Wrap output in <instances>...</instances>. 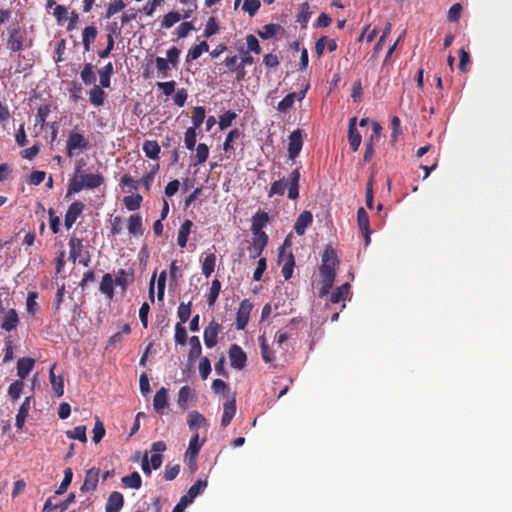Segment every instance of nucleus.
Wrapping results in <instances>:
<instances>
[{
  "instance_id": "f257e3e1",
  "label": "nucleus",
  "mask_w": 512,
  "mask_h": 512,
  "mask_svg": "<svg viewBox=\"0 0 512 512\" xmlns=\"http://www.w3.org/2000/svg\"><path fill=\"white\" fill-rule=\"evenodd\" d=\"M104 177L100 174L83 173L73 175L67 185V197L79 193L83 189L92 190L104 184Z\"/></svg>"
},
{
  "instance_id": "f03ea898",
  "label": "nucleus",
  "mask_w": 512,
  "mask_h": 512,
  "mask_svg": "<svg viewBox=\"0 0 512 512\" xmlns=\"http://www.w3.org/2000/svg\"><path fill=\"white\" fill-rule=\"evenodd\" d=\"M299 181H300V171L299 169H295L289 175L288 180L285 178L279 179L272 183L269 190V197H273L274 195H284L286 188L288 187V198L291 200H296L299 197Z\"/></svg>"
},
{
  "instance_id": "7ed1b4c3",
  "label": "nucleus",
  "mask_w": 512,
  "mask_h": 512,
  "mask_svg": "<svg viewBox=\"0 0 512 512\" xmlns=\"http://www.w3.org/2000/svg\"><path fill=\"white\" fill-rule=\"evenodd\" d=\"M32 39H27L26 30L18 24H12L7 28L6 47L11 52H20L26 48H31Z\"/></svg>"
},
{
  "instance_id": "20e7f679",
  "label": "nucleus",
  "mask_w": 512,
  "mask_h": 512,
  "mask_svg": "<svg viewBox=\"0 0 512 512\" xmlns=\"http://www.w3.org/2000/svg\"><path fill=\"white\" fill-rule=\"evenodd\" d=\"M290 236L286 237L283 245L279 248L278 263L282 265V275L285 280H289L292 277L293 269L295 266L294 255L291 250Z\"/></svg>"
},
{
  "instance_id": "39448f33",
  "label": "nucleus",
  "mask_w": 512,
  "mask_h": 512,
  "mask_svg": "<svg viewBox=\"0 0 512 512\" xmlns=\"http://www.w3.org/2000/svg\"><path fill=\"white\" fill-rule=\"evenodd\" d=\"M165 450V442L157 441L154 442L151 446V452H153V454L151 455L150 460L148 459L147 452L144 454L142 458L141 468L146 475H150L152 469L156 470L160 468L163 459L162 452H164Z\"/></svg>"
},
{
  "instance_id": "423d86ee",
  "label": "nucleus",
  "mask_w": 512,
  "mask_h": 512,
  "mask_svg": "<svg viewBox=\"0 0 512 512\" xmlns=\"http://www.w3.org/2000/svg\"><path fill=\"white\" fill-rule=\"evenodd\" d=\"M88 148L89 141L83 134L75 131L69 133L66 141V152L69 157H72L76 150L84 151Z\"/></svg>"
},
{
  "instance_id": "0eeeda50",
  "label": "nucleus",
  "mask_w": 512,
  "mask_h": 512,
  "mask_svg": "<svg viewBox=\"0 0 512 512\" xmlns=\"http://www.w3.org/2000/svg\"><path fill=\"white\" fill-rule=\"evenodd\" d=\"M252 308L253 305L249 299H244L241 301L236 313L237 330H243L247 326Z\"/></svg>"
},
{
  "instance_id": "6e6552de",
  "label": "nucleus",
  "mask_w": 512,
  "mask_h": 512,
  "mask_svg": "<svg viewBox=\"0 0 512 512\" xmlns=\"http://www.w3.org/2000/svg\"><path fill=\"white\" fill-rule=\"evenodd\" d=\"M319 272H320V278H321V280H320L321 288L319 289V297L323 298L324 296H326L329 293L330 289L332 288L336 273H335V269H331V268H327V267L320 268Z\"/></svg>"
},
{
  "instance_id": "1a4fd4ad",
  "label": "nucleus",
  "mask_w": 512,
  "mask_h": 512,
  "mask_svg": "<svg viewBox=\"0 0 512 512\" xmlns=\"http://www.w3.org/2000/svg\"><path fill=\"white\" fill-rule=\"evenodd\" d=\"M228 355L230 364L234 369L242 370L245 367L247 356L239 345L232 344L229 348Z\"/></svg>"
},
{
  "instance_id": "9d476101",
  "label": "nucleus",
  "mask_w": 512,
  "mask_h": 512,
  "mask_svg": "<svg viewBox=\"0 0 512 512\" xmlns=\"http://www.w3.org/2000/svg\"><path fill=\"white\" fill-rule=\"evenodd\" d=\"M100 469L93 467L85 473L84 482L80 488L83 493H92L96 491L99 481Z\"/></svg>"
},
{
  "instance_id": "9b49d317",
  "label": "nucleus",
  "mask_w": 512,
  "mask_h": 512,
  "mask_svg": "<svg viewBox=\"0 0 512 512\" xmlns=\"http://www.w3.org/2000/svg\"><path fill=\"white\" fill-rule=\"evenodd\" d=\"M221 326L216 321L212 320L204 329L203 338L207 348H213L218 342V334Z\"/></svg>"
},
{
  "instance_id": "f8f14e48",
  "label": "nucleus",
  "mask_w": 512,
  "mask_h": 512,
  "mask_svg": "<svg viewBox=\"0 0 512 512\" xmlns=\"http://www.w3.org/2000/svg\"><path fill=\"white\" fill-rule=\"evenodd\" d=\"M84 209L85 204L81 201H74L72 204H70L64 218V224L68 229L73 226V224L76 222L77 218L82 214Z\"/></svg>"
},
{
  "instance_id": "ddd939ff",
  "label": "nucleus",
  "mask_w": 512,
  "mask_h": 512,
  "mask_svg": "<svg viewBox=\"0 0 512 512\" xmlns=\"http://www.w3.org/2000/svg\"><path fill=\"white\" fill-rule=\"evenodd\" d=\"M1 318V324L0 327L4 331L11 332L13 330H16L20 319L18 316V313L15 309L10 308L8 309Z\"/></svg>"
},
{
  "instance_id": "4468645a",
  "label": "nucleus",
  "mask_w": 512,
  "mask_h": 512,
  "mask_svg": "<svg viewBox=\"0 0 512 512\" xmlns=\"http://www.w3.org/2000/svg\"><path fill=\"white\" fill-rule=\"evenodd\" d=\"M303 146L302 134L300 130H295L289 135L288 155L294 160L301 152Z\"/></svg>"
},
{
  "instance_id": "2eb2a0df",
  "label": "nucleus",
  "mask_w": 512,
  "mask_h": 512,
  "mask_svg": "<svg viewBox=\"0 0 512 512\" xmlns=\"http://www.w3.org/2000/svg\"><path fill=\"white\" fill-rule=\"evenodd\" d=\"M357 222H358L359 229L361 230V232L364 235L365 245L367 246L370 244V241H371V238H370L371 230H370V226H369L368 213L366 212V210L363 207H360L357 211Z\"/></svg>"
},
{
  "instance_id": "dca6fc26",
  "label": "nucleus",
  "mask_w": 512,
  "mask_h": 512,
  "mask_svg": "<svg viewBox=\"0 0 512 512\" xmlns=\"http://www.w3.org/2000/svg\"><path fill=\"white\" fill-rule=\"evenodd\" d=\"M356 122H357V118L352 117L349 120V127H348V142L354 152H356L359 149V146H360L361 140H362L361 134L357 130Z\"/></svg>"
},
{
  "instance_id": "f3484780",
  "label": "nucleus",
  "mask_w": 512,
  "mask_h": 512,
  "mask_svg": "<svg viewBox=\"0 0 512 512\" xmlns=\"http://www.w3.org/2000/svg\"><path fill=\"white\" fill-rule=\"evenodd\" d=\"M124 506V497L123 495L118 491H113L110 493L106 505H105V511L106 512H120L121 509Z\"/></svg>"
},
{
  "instance_id": "a211bd4d",
  "label": "nucleus",
  "mask_w": 512,
  "mask_h": 512,
  "mask_svg": "<svg viewBox=\"0 0 512 512\" xmlns=\"http://www.w3.org/2000/svg\"><path fill=\"white\" fill-rule=\"evenodd\" d=\"M153 407L158 414H164V410L168 407V389L162 387L156 392Z\"/></svg>"
},
{
  "instance_id": "6ab92c4d",
  "label": "nucleus",
  "mask_w": 512,
  "mask_h": 512,
  "mask_svg": "<svg viewBox=\"0 0 512 512\" xmlns=\"http://www.w3.org/2000/svg\"><path fill=\"white\" fill-rule=\"evenodd\" d=\"M313 222V215L310 211H303L296 219L294 224V230L297 235L301 236L305 233V230Z\"/></svg>"
},
{
  "instance_id": "aec40b11",
  "label": "nucleus",
  "mask_w": 512,
  "mask_h": 512,
  "mask_svg": "<svg viewBox=\"0 0 512 512\" xmlns=\"http://www.w3.org/2000/svg\"><path fill=\"white\" fill-rule=\"evenodd\" d=\"M236 414V401L235 399L227 400L223 404V415L221 419V426L227 427Z\"/></svg>"
},
{
  "instance_id": "412c9836",
  "label": "nucleus",
  "mask_w": 512,
  "mask_h": 512,
  "mask_svg": "<svg viewBox=\"0 0 512 512\" xmlns=\"http://www.w3.org/2000/svg\"><path fill=\"white\" fill-rule=\"evenodd\" d=\"M35 365V360L29 357L20 358L17 362V376L20 380L25 379L32 371Z\"/></svg>"
},
{
  "instance_id": "4be33fe9",
  "label": "nucleus",
  "mask_w": 512,
  "mask_h": 512,
  "mask_svg": "<svg viewBox=\"0 0 512 512\" xmlns=\"http://www.w3.org/2000/svg\"><path fill=\"white\" fill-rule=\"evenodd\" d=\"M269 216L266 212H257L252 217V233L253 235H259L263 231V228L267 225Z\"/></svg>"
},
{
  "instance_id": "5701e85b",
  "label": "nucleus",
  "mask_w": 512,
  "mask_h": 512,
  "mask_svg": "<svg viewBox=\"0 0 512 512\" xmlns=\"http://www.w3.org/2000/svg\"><path fill=\"white\" fill-rule=\"evenodd\" d=\"M31 400H32L31 396L26 397L18 410V413L16 415L15 425H16L17 429H19V430L23 428L24 423L28 417V414L30 411Z\"/></svg>"
},
{
  "instance_id": "b1692460",
  "label": "nucleus",
  "mask_w": 512,
  "mask_h": 512,
  "mask_svg": "<svg viewBox=\"0 0 512 512\" xmlns=\"http://www.w3.org/2000/svg\"><path fill=\"white\" fill-rule=\"evenodd\" d=\"M99 290L106 296L107 299L112 300L114 297V279L110 273H106L102 277Z\"/></svg>"
},
{
  "instance_id": "393cba45",
  "label": "nucleus",
  "mask_w": 512,
  "mask_h": 512,
  "mask_svg": "<svg viewBox=\"0 0 512 512\" xmlns=\"http://www.w3.org/2000/svg\"><path fill=\"white\" fill-rule=\"evenodd\" d=\"M134 281V273L132 270L127 271L125 269H119L116 273V277L114 283L117 286L122 287L123 290L127 288V286Z\"/></svg>"
},
{
  "instance_id": "a878e982",
  "label": "nucleus",
  "mask_w": 512,
  "mask_h": 512,
  "mask_svg": "<svg viewBox=\"0 0 512 512\" xmlns=\"http://www.w3.org/2000/svg\"><path fill=\"white\" fill-rule=\"evenodd\" d=\"M268 243V235L265 232H261L259 235H254L252 250L254 251L253 257H259Z\"/></svg>"
},
{
  "instance_id": "bb28decb",
  "label": "nucleus",
  "mask_w": 512,
  "mask_h": 512,
  "mask_svg": "<svg viewBox=\"0 0 512 512\" xmlns=\"http://www.w3.org/2000/svg\"><path fill=\"white\" fill-rule=\"evenodd\" d=\"M193 223L191 220H185L178 231L177 243L181 248H185L187 245L188 237L191 232Z\"/></svg>"
},
{
  "instance_id": "cd10ccee",
  "label": "nucleus",
  "mask_w": 512,
  "mask_h": 512,
  "mask_svg": "<svg viewBox=\"0 0 512 512\" xmlns=\"http://www.w3.org/2000/svg\"><path fill=\"white\" fill-rule=\"evenodd\" d=\"M143 152L145 156L149 159L155 160L159 158V154L161 151L160 145L155 140H146L143 143Z\"/></svg>"
},
{
  "instance_id": "c85d7f7f",
  "label": "nucleus",
  "mask_w": 512,
  "mask_h": 512,
  "mask_svg": "<svg viewBox=\"0 0 512 512\" xmlns=\"http://www.w3.org/2000/svg\"><path fill=\"white\" fill-rule=\"evenodd\" d=\"M55 364L51 367L49 371L50 383L53 391L58 397H61L64 394V381L61 376H56L54 373Z\"/></svg>"
},
{
  "instance_id": "c756f323",
  "label": "nucleus",
  "mask_w": 512,
  "mask_h": 512,
  "mask_svg": "<svg viewBox=\"0 0 512 512\" xmlns=\"http://www.w3.org/2000/svg\"><path fill=\"white\" fill-rule=\"evenodd\" d=\"M128 231L133 236H141L143 234L142 217L139 214H133L129 217Z\"/></svg>"
},
{
  "instance_id": "7c9ffc66",
  "label": "nucleus",
  "mask_w": 512,
  "mask_h": 512,
  "mask_svg": "<svg viewBox=\"0 0 512 512\" xmlns=\"http://www.w3.org/2000/svg\"><path fill=\"white\" fill-rule=\"evenodd\" d=\"M68 244L70 248L69 257L73 260V262H75L78 258L81 257V253L84 248L82 240L73 236L69 239Z\"/></svg>"
},
{
  "instance_id": "2f4dec72",
  "label": "nucleus",
  "mask_w": 512,
  "mask_h": 512,
  "mask_svg": "<svg viewBox=\"0 0 512 512\" xmlns=\"http://www.w3.org/2000/svg\"><path fill=\"white\" fill-rule=\"evenodd\" d=\"M310 5L308 2H303L299 5V11L296 15V22L301 25L302 28L307 27V23L311 17Z\"/></svg>"
},
{
  "instance_id": "473e14b6",
  "label": "nucleus",
  "mask_w": 512,
  "mask_h": 512,
  "mask_svg": "<svg viewBox=\"0 0 512 512\" xmlns=\"http://www.w3.org/2000/svg\"><path fill=\"white\" fill-rule=\"evenodd\" d=\"M89 100L95 106H102L105 101V92L103 87L96 84L89 91Z\"/></svg>"
},
{
  "instance_id": "72a5a7b5",
  "label": "nucleus",
  "mask_w": 512,
  "mask_h": 512,
  "mask_svg": "<svg viewBox=\"0 0 512 512\" xmlns=\"http://www.w3.org/2000/svg\"><path fill=\"white\" fill-rule=\"evenodd\" d=\"M100 85L103 88H109L111 84V76L113 74V64L107 63L104 67L98 70Z\"/></svg>"
},
{
  "instance_id": "f704fd0d",
  "label": "nucleus",
  "mask_w": 512,
  "mask_h": 512,
  "mask_svg": "<svg viewBox=\"0 0 512 512\" xmlns=\"http://www.w3.org/2000/svg\"><path fill=\"white\" fill-rule=\"evenodd\" d=\"M190 350L188 353V359L190 362L198 359L202 354V346L198 336H192L189 338Z\"/></svg>"
},
{
  "instance_id": "c9c22d12",
  "label": "nucleus",
  "mask_w": 512,
  "mask_h": 512,
  "mask_svg": "<svg viewBox=\"0 0 512 512\" xmlns=\"http://www.w3.org/2000/svg\"><path fill=\"white\" fill-rule=\"evenodd\" d=\"M126 488L140 489L142 486V479L138 472L134 471L131 474L124 476L121 479Z\"/></svg>"
},
{
  "instance_id": "e433bc0d",
  "label": "nucleus",
  "mask_w": 512,
  "mask_h": 512,
  "mask_svg": "<svg viewBox=\"0 0 512 512\" xmlns=\"http://www.w3.org/2000/svg\"><path fill=\"white\" fill-rule=\"evenodd\" d=\"M96 36H97V29L94 26H87L83 30L82 42H83L84 50L86 52H88L90 50V45H91V43H93L95 41Z\"/></svg>"
},
{
  "instance_id": "4c0bfd02",
  "label": "nucleus",
  "mask_w": 512,
  "mask_h": 512,
  "mask_svg": "<svg viewBox=\"0 0 512 512\" xmlns=\"http://www.w3.org/2000/svg\"><path fill=\"white\" fill-rule=\"evenodd\" d=\"M80 77L85 85H94L96 82L94 66L91 63L85 64L80 73Z\"/></svg>"
},
{
  "instance_id": "58836bf2",
  "label": "nucleus",
  "mask_w": 512,
  "mask_h": 512,
  "mask_svg": "<svg viewBox=\"0 0 512 512\" xmlns=\"http://www.w3.org/2000/svg\"><path fill=\"white\" fill-rule=\"evenodd\" d=\"M86 431H87V428L85 425H79V426H76L74 429L72 430H67L65 432L66 436L69 438V439H72V440H79L80 442L82 443H86L87 442V435H86Z\"/></svg>"
},
{
  "instance_id": "ea45409f",
  "label": "nucleus",
  "mask_w": 512,
  "mask_h": 512,
  "mask_svg": "<svg viewBox=\"0 0 512 512\" xmlns=\"http://www.w3.org/2000/svg\"><path fill=\"white\" fill-rule=\"evenodd\" d=\"M216 266V255L215 253H209L202 261V273L205 277H210L214 272Z\"/></svg>"
},
{
  "instance_id": "a19ab883",
  "label": "nucleus",
  "mask_w": 512,
  "mask_h": 512,
  "mask_svg": "<svg viewBox=\"0 0 512 512\" xmlns=\"http://www.w3.org/2000/svg\"><path fill=\"white\" fill-rule=\"evenodd\" d=\"M193 390L189 386H183L178 392L177 403L180 408L186 409L188 407L189 400L193 397Z\"/></svg>"
},
{
  "instance_id": "79ce46f5",
  "label": "nucleus",
  "mask_w": 512,
  "mask_h": 512,
  "mask_svg": "<svg viewBox=\"0 0 512 512\" xmlns=\"http://www.w3.org/2000/svg\"><path fill=\"white\" fill-rule=\"evenodd\" d=\"M258 341H259L260 348H261L262 359L266 363H272L275 360L274 352L272 351V349L267 344L265 336L264 335L260 336L258 338Z\"/></svg>"
},
{
  "instance_id": "37998d69",
  "label": "nucleus",
  "mask_w": 512,
  "mask_h": 512,
  "mask_svg": "<svg viewBox=\"0 0 512 512\" xmlns=\"http://www.w3.org/2000/svg\"><path fill=\"white\" fill-rule=\"evenodd\" d=\"M337 263H338V261H337V256H336L335 251L331 248H327L324 251V254L322 256V264H321L320 268L327 267V268L335 269V266L337 265Z\"/></svg>"
},
{
  "instance_id": "c03bdc74",
  "label": "nucleus",
  "mask_w": 512,
  "mask_h": 512,
  "mask_svg": "<svg viewBox=\"0 0 512 512\" xmlns=\"http://www.w3.org/2000/svg\"><path fill=\"white\" fill-rule=\"evenodd\" d=\"M206 487L207 480L199 479L189 488L185 495L193 502L198 495L203 493Z\"/></svg>"
},
{
  "instance_id": "a18cd8bd",
  "label": "nucleus",
  "mask_w": 512,
  "mask_h": 512,
  "mask_svg": "<svg viewBox=\"0 0 512 512\" xmlns=\"http://www.w3.org/2000/svg\"><path fill=\"white\" fill-rule=\"evenodd\" d=\"M209 157V147L205 143H199L196 148V154L194 156V166L201 165Z\"/></svg>"
},
{
  "instance_id": "49530a36",
  "label": "nucleus",
  "mask_w": 512,
  "mask_h": 512,
  "mask_svg": "<svg viewBox=\"0 0 512 512\" xmlns=\"http://www.w3.org/2000/svg\"><path fill=\"white\" fill-rule=\"evenodd\" d=\"M143 197L140 194L125 196L123 203L129 211H135L140 208Z\"/></svg>"
},
{
  "instance_id": "de8ad7c7",
  "label": "nucleus",
  "mask_w": 512,
  "mask_h": 512,
  "mask_svg": "<svg viewBox=\"0 0 512 512\" xmlns=\"http://www.w3.org/2000/svg\"><path fill=\"white\" fill-rule=\"evenodd\" d=\"M350 291V284L344 283L341 286L337 287L336 290L331 294L330 302L331 303H339L342 300H345L346 295Z\"/></svg>"
},
{
  "instance_id": "09e8293b",
  "label": "nucleus",
  "mask_w": 512,
  "mask_h": 512,
  "mask_svg": "<svg viewBox=\"0 0 512 512\" xmlns=\"http://www.w3.org/2000/svg\"><path fill=\"white\" fill-rule=\"evenodd\" d=\"M206 423L205 417L198 411H192L188 415V425L190 430L203 426Z\"/></svg>"
},
{
  "instance_id": "8fccbe9b",
  "label": "nucleus",
  "mask_w": 512,
  "mask_h": 512,
  "mask_svg": "<svg viewBox=\"0 0 512 512\" xmlns=\"http://www.w3.org/2000/svg\"><path fill=\"white\" fill-rule=\"evenodd\" d=\"M281 29L282 27L279 24H266L263 26L262 30L258 31V35L262 39H269L275 36Z\"/></svg>"
},
{
  "instance_id": "3c124183",
  "label": "nucleus",
  "mask_w": 512,
  "mask_h": 512,
  "mask_svg": "<svg viewBox=\"0 0 512 512\" xmlns=\"http://www.w3.org/2000/svg\"><path fill=\"white\" fill-rule=\"evenodd\" d=\"M24 388L23 380H15L12 382L8 388V396L12 401H16L20 398V395Z\"/></svg>"
},
{
  "instance_id": "603ef678",
  "label": "nucleus",
  "mask_w": 512,
  "mask_h": 512,
  "mask_svg": "<svg viewBox=\"0 0 512 512\" xmlns=\"http://www.w3.org/2000/svg\"><path fill=\"white\" fill-rule=\"evenodd\" d=\"M205 440H199V434L196 432L189 441L188 449L185 455L197 456Z\"/></svg>"
},
{
  "instance_id": "864d4df0",
  "label": "nucleus",
  "mask_w": 512,
  "mask_h": 512,
  "mask_svg": "<svg viewBox=\"0 0 512 512\" xmlns=\"http://www.w3.org/2000/svg\"><path fill=\"white\" fill-rule=\"evenodd\" d=\"M182 18V15L177 11L169 12L164 15L161 21V27L165 29H169L174 26L177 22H179Z\"/></svg>"
},
{
  "instance_id": "5fc2aeb1",
  "label": "nucleus",
  "mask_w": 512,
  "mask_h": 512,
  "mask_svg": "<svg viewBox=\"0 0 512 512\" xmlns=\"http://www.w3.org/2000/svg\"><path fill=\"white\" fill-rule=\"evenodd\" d=\"M119 28L117 27V24L114 23V26L111 27V33H109L107 35V46L105 49L101 50L98 52V56L100 58H106L110 55L111 51L113 50L114 48V39H113V36H112V33H115Z\"/></svg>"
},
{
  "instance_id": "6e6d98bb",
  "label": "nucleus",
  "mask_w": 512,
  "mask_h": 512,
  "mask_svg": "<svg viewBox=\"0 0 512 512\" xmlns=\"http://www.w3.org/2000/svg\"><path fill=\"white\" fill-rule=\"evenodd\" d=\"M221 291V283L218 279H213L210 287V292L207 298V302L209 306H213L219 296Z\"/></svg>"
},
{
  "instance_id": "4d7b16f0",
  "label": "nucleus",
  "mask_w": 512,
  "mask_h": 512,
  "mask_svg": "<svg viewBox=\"0 0 512 512\" xmlns=\"http://www.w3.org/2000/svg\"><path fill=\"white\" fill-rule=\"evenodd\" d=\"M191 119L193 123L192 128H195V130L198 129L205 119V108L203 106L195 107L192 111Z\"/></svg>"
},
{
  "instance_id": "13d9d810",
  "label": "nucleus",
  "mask_w": 512,
  "mask_h": 512,
  "mask_svg": "<svg viewBox=\"0 0 512 512\" xmlns=\"http://www.w3.org/2000/svg\"><path fill=\"white\" fill-rule=\"evenodd\" d=\"M297 95L294 92L288 93L277 106L278 111L286 113L294 104Z\"/></svg>"
},
{
  "instance_id": "bf43d9fd",
  "label": "nucleus",
  "mask_w": 512,
  "mask_h": 512,
  "mask_svg": "<svg viewBox=\"0 0 512 512\" xmlns=\"http://www.w3.org/2000/svg\"><path fill=\"white\" fill-rule=\"evenodd\" d=\"M126 7L124 0H110L106 10V18H111Z\"/></svg>"
},
{
  "instance_id": "052dcab7",
  "label": "nucleus",
  "mask_w": 512,
  "mask_h": 512,
  "mask_svg": "<svg viewBox=\"0 0 512 512\" xmlns=\"http://www.w3.org/2000/svg\"><path fill=\"white\" fill-rule=\"evenodd\" d=\"M177 316L180 320L179 323L184 324L186 323L190 316H191V302L188 303H180L177 311Z\"/></svg>"
},
{
  "instance_id": "680f3d73",
  "label": "nucleus",
  "mask_w": 512,
  "mask_h": 512,
  "mask_svg": "<svg viewBox=\"0 0 512 512\" xmlns=\"http://www.w3.org/2000/svg\"><path fill=\"white\" fill-rule=\"evenodd\" d=\"M241 136H242V132L239 129L235 128V129L231 130L228 133V135L225 139V142L223 144L224 151L229 152L231 150H234L232 143L235 140L239 139Z\"/></svg>"
},
{
  "instance_id": "e2e57ef3",
  "label": "nucleus",
  "mask_w": 512,
  "mask_h": 512,
  "mask_svg": "<svg viewBox=\"0 0 512 512\" xmlns=\"http://www.w3.org/2000/svg\"><path fill=\"white\" fill-rule=\"evenodd\" d=\"M237 118V114L233 111H226L220 116L219 128L225 130L231 126L232 122Z\"/></svg>"
},
{
  "instance_id": "0e129e2a",
  "label": "nucleus",
  "mask_w": 512,
  "mask_h": 512,
  "mask_svg": "<svg viewBox=\"0 0 512 512\" xmlns=\"http://www.w3.org/2000/svg\"><path fill=\"white\" fill-rule=\"evenodd\" d=\"M175 342L179 345L184 346L187 343V332L183 324L177 323L175 325Z\"/></svg>"
},
{
  "instance_id": "69168bd1",
  "label": "nucleus",
  "mask_w": 512,
  "mask_h": 512,
  "mask_svg": "<svg viewBox=\"0 0 512 512\" xmlns=\"http://www.w3.org/2000/svg\"><path fill=\"white\" fill-rule=\"evenodd\" d=\"M92 432H93L92 439L95 443H99L105 436L104 424L98 417H96V422H95Z\"/></svg>"
},
{
  "instance_id": "338daca9",
  "label": "nucleus",
  "mask_w": 512,
  "mask_h": 512,
  "mask_svg": "<svg viewBox=\"0 0 512 512\" xmlns=\"http://www.w3.org/2000/svg\"><path fill=\"white\" fill-rule=\"evenodd\" d=\"M72 478H73V471L70 467H68L64 470V478H63L59 488L57 489L56 494H63L64 492H66L67 488L69 487V485L72 482Z\"/></svg>"
},
{
  "instance_id": "774afa93",
  "label": "nucleus",
  "mask_w": 512,
  "mask_h": 512,
  "mask_svg": "<svg viewBox=\"0 0 512 512\" xmlns=\"http://www.w3.org/2000/svg\"><path fill=\"white\" fill-rule=\"evenodd\" d=\"M261 3L259 0H244L242 9L253 17L259 10Z\"/></svg>"
}]
</instances>
